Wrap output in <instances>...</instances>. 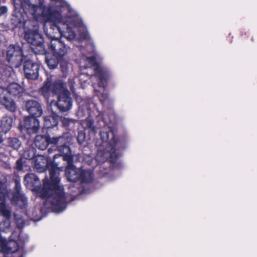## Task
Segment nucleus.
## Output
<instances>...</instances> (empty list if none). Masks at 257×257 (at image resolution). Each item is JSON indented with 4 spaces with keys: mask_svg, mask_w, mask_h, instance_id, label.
<instances>
[{
    "mask_svg": "<svg viewBox=\"0 0 257 257\" xmlns=\"http://www.w3.org/2000/svg\"><path fill=\"white\" fill-rule=\"evenodd\" d=\"M22 7L30 13L38 22H51L57 28L61 36L69 40L74 39L76 32L79 33L78 39H85L89 37L86 27L81 19L69 5L64 0H52L55 6L46 7L42 1L38 4L31 0H20Z\"/></svg>",
    "mask_w": 257,
    "mask_h": 257,
    "instance_id": "f257e3e1",
    "label": "nucleus"
},
{
    "mask_svg": "<svg viewBox=\"0 0 257 257\" xmlns=\"http://www.w3.org/2000/svg\"><path fill=\"white\" fill-rule=\"evenodd\" d=\"M59 169L56 166L49 169L50 180H44L43 187L39 192L40 195L50 202L54 212L59 213L66 206L63 188L60 185Z\"/></svg>",
    "mask_w": 257,
    "mask_h": 257,
    "instance_id": "f03ea898",
    "label": "nucleus"
},
{
    "mask_svg": "<svg viewBox=\"0 0 257 257\" xmlns=\"http://www.w3.org/2000/svg\"><path fill=\"white\" fill-rule=\"evenodd\" d=\"M7 190L4 183L0 182V231L7 232L11 226V212L10 208L5 204ZM18 243L13 240L7 241L3 237L0 238V252L14 253L18 249Z\"/></svg>",
    "mask_w": 257,
    "mask_h": 257,
    "instance_id": "7ed1b4c3",
    "label": "nucleus"
},
{
    "mask_svg": "<svg viewBox=\"0 0 257 257\" xmlns=\"http://www.w3.org/2000/svg\"><path fill=\"white\" fill-rule=\"evenodd\" d=\"M43 95L48 98L51 94L59 93L58 100L56 103L58 108L61 111L69 110L72 106V101L69 92L66 90L64 84L60 81L52 82L51 78H48L41 88Z\"/></svg>",
    "mask_w": 257,
    "mask_h": 257,
    "instance_id": "20e7f679",
    "label": "nucleus"
},
{
    "mask_svg": "<svg viewBox=\"0 0 257 257\" xmlns=\"http://www.w3.org/2000/svg\"><path fill=\"white\" fill-rule=\"evenodd\" d=\"M50 48L53 51V54L47 55L46 62L50 69H54L57 67L60 59L66 54L67 48L65 45L57 39L52 40Z\"/></svg>",
    "mask_w": 257,
    "mask_h": 257,
    "instance_id": "39448f33",
    "label": "nucleus"
},
{
    "mask_svg": "<svg viewBox=\"0 0 257 257\" xmlns=\"http://www.w3.org/2000/svg\"><path fill=\"white\" fill-rule=\"evenodd\" d=\"M100 136L103 143H106V152L104 154L103 158L99 159V156L102 154L101 152H99L97 155V159L99 161H104L108 157L110 158L111 162H114L115 160V154L114 152L116 150V145L117 142V138L114 136L112 132L108 133L106 132H102L100 133Z\"/></svg>",
    "mask_w": 257,
    "mask_h": 257,
    "instance_id": "423d86ee",
    "label": "nucleus"
},
{
    "mask_svg": "<svg viewBox=\"0 0 257 257\" xmlns=\"http://www.w3.org/2000/svg\"><path fill=\"white\" fill-rule=\"evenodd\" d=\"M85 63L83 66L81 65V68L93 67V69L95 71V75L99 79L98 86L101 89L106 85L107 80L110 77V72L107 69L99 67L95 61V58L93 57L86 58Z\"/></svg>",
    "mask_w": 257,
    "mask_h": 257,
    "instance_id": "0eeeda50",
    "label": "nucleus"
},
{
    "mask_svg": "<svg viewBox=\"0 0 257 257\" xmlns=\"http://www.w3.org/2000/svg\"><path fill=\"white\" fill-rule=\"evenodd\" d=\"M7 59L15 67H18L21 65L23 60L21 48L18 46H10L8 49Z\"/></svg>",
    "mask_w": 257,
    "mask_h": 257,
    "instance_id": "6e6552de",
    "label": "nucleus"
},
{
    "mask_svg": "<svg viewBox=\"0 0 257 257\" xmlns=\"http://www.w3.org/2000/svg\"><path fill=\"white\" fill-rule=\"evenodd\" d=\"M67 140H68L67 139ZM64 138H48L42 136H37L35 138V143L36 146L40 150H45L49 144L61 143L63 142H68Z\"/></svg>",
    "mask_w": 257,
    "mask_h": 257,
    "instance_id": "1a4fd4ad",
    "label": "nucleus"
},
{
    "mask_svg": "<svg viewBox=\"0 0 257 257\" xmlns=\"http://www.w3.org/2000/svg\"><path fill=\"white\" fill-rule=\"evenodd\" d=\"M59 138H64L66 141H67V138L68 139V142L66 143L63 142V143H57L56 144L59 147V151L62 154L61 156H62L63 159L66 161L67 163L70 162L72 160V156L68 145L71 141L72 138L67 134H64L62 137H60Z\"/></svg>",
    "mask_w": 257,
    "mask_h": 257,
    "instance_id": "9d476101",
    "label": "nucleus"
},
{
    "mask_svg": "<svg viewBox=\"0 0 257 257\" xmlns=\"http://www.w3.org/2000/svg\"><path fill=\"white\" fill-rule=\"evenodd\" d=\"M26 109L32 115L31 117H38L42 115L43 110L41 105L37 101L34 100H30L26 103Z\"/></svg>",
    "mask_w": 257,
    "mask_h": 257,
    "instance_id": "9b49d317",
    "label": "nucleus"
},
{
    "mask_svg": "<svg viewBox=\"0 0 257 257\" xmlns=\"http://www.w3.org/2000/svg\"><path fill=\"white\" fill-rule=\"evenodd\" d=\"M39 65L31 61L25 62L24 72L26 77L29 79H36L39 75Z\"/></svg>",
    "mask_w": 257,
    "mask_h": 257,
    "instance_id": "f8f14e48",
    "label": "nucleus"
},
{
    "mask_svg": "<svg viewBox=\"0 0 257 257\" xmlns=\"http://www.w3.org/2000/svg\"><path fill=\"white\" fill-rule=\"evenodd\" d=\"M25 37L28 43L33 45L41 47L42 45L43 39L40 34L36 30L26 32Z\"/></svg>",
    "mask_w": 257,
    "mask_h": 257,
    "instance_id": "ddd939ff",
    "label": "nucleus"
},
{
    "mask_svg": "<svg viewBox=\"0 0 257 257\" xmlns=\"http://www.w3.org/2000/svg\"><path fill=\"white\" fill-rule=\"evenodd\" d=\"M24 127L29 134H35L39 128V122L36 117L29 116L24 120Z\"/></svg>",
    "mask_w": 257,
    "mask_h": 257,
    "instance_id": "4468645a",
    "label": "nucleus"
},
{
    "mask_svg": "<svg viewBox=\"0 0 257 257\" xmlns=\"http://www.w3.org/2000/svg\"><path fill=\"white\" fill-rule=\"evenodd\" d=\"M81 170L76 168L71 162H68V166L66 169V175L67 179L72 182H76L79 180Z\"/></svg>",
    "mask_w": 257,
    "mask_h": 257,
    "instance_id": "2eb2a0df",
    "label": "nucleus"
},
{
    "mask_svg": "<svg viewBox=\"0 0 257 257\" xmlns=\"http://www.w3.org/2000/svg\"><path fill=\"white\" fill-rule=\"evenodd\" d=\"M6 90L3 88L0 87V101L5 107L11 111H14L16 109V105L13 100L10 98H8L4 96Z\"/></svg>",
    "mask_w": 257,
    "mask_h": 257,
    "instance_id": "dca6fc26",
    "label": "nucleus"
},
{
    "mask_svg": "<svg viewBox=\"0 0 257 257\" xmlns=\"http://www.w3.org/2000/svg\"><path fill=\"white\" fill-rule=\"evenodd\" d=\"M35 167L39 172H44L47 167H49L47 158L43 156L36 158Z\"/></svg>",
    "mask_w": 257,
    "mask_h": 257,
    "instance_id": "f3484780",
    "label": "nucleus"
},
{
    "mask_svg": "<svg viewBox=\"0 0 257 257\" xmlns=\"http://www.w3.org/2000/svg\"><path fill=\"white\" fill-rule=\"evenodd\" d=\"M24 181L28 188L32 190H35L34 186H36L39 182V179L35 174H30L26 176Z\"/></svg>",
    "mask_w": 257,
    "mask_h": 257,
    "instance_id": "a211bd4d",
    "label": "nucleus"
},
{
    "mask_svg": "<svg viewBox=\"0 0 257 257\" xmlns=\"http://www.w3.org/2000/svg\"><path fill=\"white\" fill-rule=\"evenodd\" d=\"M23 88L17 83L10 84L7 88V91L13 96H17L23 92Z\"/></svg>",
    "mask_w": 257,
    "mask_h": 257,
    "instance_id": "6ab92c4d",
    "label": "nucleus"
},
{
    "mask_svg": "<svg viewBox=\"0 0 257 257\" xmlns=\"http://www.w3.org/2000/svg\"><path fill=\"white\" fill-rule=\"evenodd\" d=\"M13 120L8 116L4 117L1 120L0 128L4 133H7L11 128Z\"/></svg>",
    "mask_w": 257,
    "mask_h": 257,
    "instance_id": "aec40b11",
    "label": "nucleus"
},
{
    "mask_svg": "<svg viewBox=\"0 0 257 257\" xmlns=\"http://www.w3.org/2000/svg\"><path fill=\"white\" fill-rule=\"evenodd\" d=\"M58 120L56 117L53 116H46L44 117V126L46 128H51L57 125Z\"/></svg>",
    "mask_w": 257,
    "mask_h": 257,
    "instance_id": "412c9836",
    "label": "nucleus"
},
{
    "mask_svg": "<svg viewBox=\"0 0 257 257\" xmlns=\"http://www.w3.org/2000/svg\"><path fill=\"white\" fill-rule=\"evenodd\" d=\"M92 173L90 171L81 170L79 179H80L82 182H88L92 180Z\"/></svg>",
    "mask_w": 257,
    "mask_h": 257,
    "instance_id": "4be33fe9",
    "label": "nucleus"
},
{
    "mask_svg": "<svg viewBox=\"0 0 257 257\" xmlns=\"http://www.w3.org/2000/svg\"><path fill=\"white\" fill-rule=\"evenodd\" d=\"M82 124L85 128L87 127L88 129H90L91 132L95 133V128L93 126V121L90 118H87L83 121Z\"/></svg>",
    "mask_w": 257,
    "mask_h": 257,
    "instance_id": "5701e85b",
    "label": "nucleus"
},
{
    "mask_svg": "<svg viewBox=\"0 0 257 257\" xmlns=\"http://www.w3.org/2000/svg\"><path fill=\"white\" fill-rule=\"evenodd\" d=\"M8 143L10 147L16 150L18 149L21 145L19 140L16 138L10 139Z\"/></svg>",
    "mask_w": 257,
    "mask_h": 257,
    "instance_id": "b1692460",
    "label": "nucleus"
},
{
    "mask_svg": "<svg viewBox=\"0 0 257 257\" xmlns=\"http://www.w3.org/2000/svg\"><path fill=\"white\" fill-rule=\"evenodd\" d=\"M24 157L27 159H31L34 156V152L33 150H27L24 153Z\"/></svg>",
    "mask_w": 257,
    "mask_h": 257,
    "instance_id": "393cba45",
    "label": "nucleus"
},
{
    "mask_svg": "<svg viewBox=\"0 0 257 257\" xmlns=\"http://www.w3.org/2000/svg\"><path fill=\"white\" fill-rule=\"evenodd\" d=\"M25 166H24L23 163L22 162V159H19L17 162V169L19 170H24L25 169Z\"/></svg>",
    "mask_w": 257,
    "mask_h": 257,
    "instance_id": "a878e982",
    "label": "nucleus"
},
{
    "mask_svg": "<svg viewBox=\"0 0 257 257\" xmlns=\"http://www.w3.org/2000/svg\"><path fill=\"white\" fill-rule=\"evenodd\" d=\"M61 68L62 71L64 73L67 72L68 70V64L66 61H62L60 62Z\"/></svg>",
    "mask_w": 257,
    "mask_h": 257,
    "instance_id": "bb28decb",
    "label": "nucleus"
},
{
    "mask_svg": "<svg viewBox=\"0 0 257 257\" xmlns=\"http://www.w3.org/2000/svg\"><path fill=\"white\" fill-rule=\"evenodd\" d=\"M84 138H85L84 134L82 132H79L78 135V141L79 143V144L82 143L84 140Z\"/></svg>",
    "mask_w": 257,
    "mask_h": 257,
    "instance_id": "cd10ccee",
    "label": "nucleus"
},
{
    "mask_svg": "<svg viewBox=\"0 0 257 257\" xmlns=\"http://www.w3.org/2000/svg\"><path fill=\"white\" fill-rule=\"evenodd\" d=\"M7 12V8L6 7L0 5V16Z\"/></svg>",
    "mask_w": 257,
    "mask_h": 257,
    "instance_id": "c85d7f7f",
    "label": "nucleus"
},
{
    "mask_svg": "<svg viewBox=\"0 0 257 257\" xmlns=\"http://www.w3.org/2000/svg\"><path fill=\"white\" fill-rule=\"evenodd\" d=\"M17 225L19 227H22L24 225V222L23 220H22L21 219H19L17 220Z\"/></svg>",
    "mask_w": 257,
    "mask_h": 257,
    "instance_id": "c756f323",
    "label": "nucleus"
},
{
    "mask_svg": "<svg viewBox=\"0 0 257 257\" xmlns=\"http://www.w3.org/2000/svg\"><path fill=\"white\" fill-rule=\"evenodd\" d=\"M58 156H59L58 155H55L54 157V159H55Z\"/></svg>",
    "mask_w": 257,
    "mask_h": 257,
    "instance_id": "7c9ffc66",
    "label": "nucleus"
},
{
    "mask_svg": "<svg viewBox=\"0 0 257 257\" xmlns=\"http://www.w3.org/2000/svg\"><path fill=\"white\" fill-rule=\"evenodd\" d=\"M94 90L96 92V91H98V92H100L101 91V90H97L96 89V88L94 89Z\"/></svg>",
    "mask_w": 257,
    "mask_h": 257,
    "instance_id": "2f4dec72",
    "label": "nucleus"
},
{
    "mask_svg": "<svg viewBox=\"0 0 257 257\" xmlns=\"http://www.w3.org/2000/svg\"><path fill=\"white\" fill-rule=\"evenodd\" d=\"M82 76H83V75H82V74H81L80 77H82ZM82 78H80V81H81V80H82Z\"/></svg>",
    "mask_w": 257,
    "mask_h": 257,
    "instance_id": "473e14b6",
    "label": "nucleus"
}]
</instances>
